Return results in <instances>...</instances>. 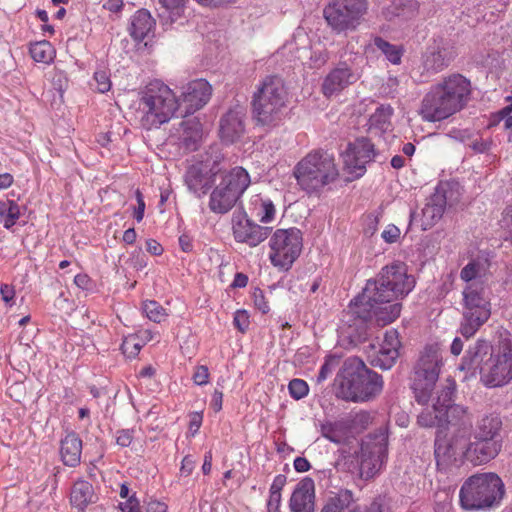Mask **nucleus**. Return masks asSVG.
<instances>
[{
  "instance_id": "1",
  "label": "nucleus",
  "mask_w": 512,
  "mask_h": 512,
  "mask_svg": "<svg viewBox=\"0 0 512 512\" xmlns=\"http://www.w3.org/2000/svg\"><path fill=\"white\" fill-rule=\"evenodd\" d=\"M415 286V279L407 274L404 263L396 262L385 266L378 278L367 281L356 301L369 307L375 326L383 327L400 316L401 304L396 301L403 298Z\"/></svg>"
},
{
  "instance_id": "2",
  "label": "nucleus",
  "mask_w": 512,
  "mask_h": 512,
  "mask_svg": "<svg viewBox=\"0 0 512 512\" xmlns=\"http://www.w3.org/2000/svg\"><path fill=\"white\" fill-rule=\"evenodd\" d=\"M462 370H478L481 383L488 388L503 387L512 381V340L502 339L492 345L478 339L466 351Z\"/></svg>"
},
{
  "instance_id": "3",
  "label": "nucleus",
  "mask_w": 512,
  "mask_h": 512,
  "mask_svg": "<svg viewBox=\"0 0 512 512\" xmlns=\"http://www.w3.org/2000/svg\"><path fill=\"white\" fill-rule=\"evenodd\" d=\"M471 82L451 74L432 85L421 100L419 115L426 122H440L463 110L471 98Z\"/></svg>"
},
{
  "instance_id": "4",
  "label": "nucleus",
  "mask_w": 512,
  "mask_h": 512,
  "mask_svg": "<svg viewBox=\"0 0 512 512\" xmlns=\"http://www.w3.org/2000/svg\"><path fill=\"white\" fill-rule=\"evenodd\" d=\"M503 422L496 412L484 413L477 417L470 429L459 459L474 466L489 463L495 459L503 447Z\"/></svg>"
},
{
  "instance_id": "5",
  "label": "nucleus",
  "mask_w": 512,
  "mask_h": 512,
  "mask_svg": "<svg viewBox=\"0 0 512 512\" xmlns=\"http://www.w3.org/2000/svg\"><path fill=\"white\" fill-rule=\"evenodd\" d=\"M383 377L357 358L346 359L334 380L335 394L345 401L365 402L383 390Z\"/></svg>"
},
{
  "instance_id": "6",
  "label": "nucleus",
  "mask_w": 512,
  "mask_h": 512,
  "mask_svg": "<svg viewBox=\"0 0 512 512\" xmlns=\"http://www.w3.org/2000/svg\"><path fill=\"white\" fill-rule=\"evenodd\" d=\"M445 427H455L451 437L438 432L434 442V456L438 465H450L459 460L466 437L472 428L473 414L468 407L457 404L445 409Z\"/></svg>"
},
{
  "instance_id": "7",
  "label": "nucleus",
  "mask_w": 512,
  "mask_h": 512,
  "mask_svg": "<svg viewBox=\"0 0 512 512\" xmlns=\"http://www.w3.org/2000/svg\"><path fill=\"white\" fill-rule=\"evenodd\" d=\"M505 494L502 479L495 473H477L468 477L459 491V501L466 511H486L498 506Z\"/></svg>"
},
{
  "instance_id": "8",
  "label": "nucleus",
  "mask_w": 512,
  "mask_h": 512,
  "mask_svg": "<svg viewBox=\"0 0 512 512\" xmlns=\"http://www.w3.org/2000/svg\"><path fill=\"white\" fill-rule=\"evenodd\" d=\"M287 102V91L278 76H267L254 92L251 106L252 117L257 125L276 126L283 116Z\"/></svg>"
},
{
  "instance_id": "9",
  "label": "nucleus",
  "mask_w": 512,
  "mask_h": 512,
  "mask_svg": "<svg viewBox=\"0 0 512 512\" xmlns=\"http://www.w3.org/2000/svg\"><path fill=\"white\" fill-rule=\"evenodd\" d=\"M297 184L308 194L317 193L334 182L339 171L334 155L318 149L307 154L297 163L293 172Z\"/></svg>"
},
{
  "instance_id": "10",
  "label": "nucleus",
  "mask_w": 512,
  "mask_h": 512,
  "mask_svg": "<svg viewBox=\"0 0 512 512\" xmlns=\"http://www.w3.org/2000/svg\"><path fill=\"white\" fill-rule=\"evenodd\" d=\"M251 183L248 172L240 166L226 171L221 166L217 181L210 194L209 208L217 214L229 212Z\"/></svg>"
},
{
  "instance_id": "11",
  "label": "nucleus",
  "mask_w": 512,
  "mask_h": 512,
  "mask_svg": "<svg viewBox=\"0 0 512 512\" xmlns=\"http://www.w3.org/2000/svg\"><path fill=\"white\" fill-rule=\"evenodd\" d=\"M140 106L144 112L142 125L147 129L157 128L174 115L178 109V99L167 85L155 81L146 86Z\"/></svg>"
},
{
  "instance_id": "12",
  "label": "nucleus",
  "mask_w": 512,
  "mask_h": 512,
  "mask_svg": "<svg viewBox=\"0 0 512 512\" xmlns=\"http://www.w3.org/2000/svg\"><path fill=\"white\" fill-rule=\"evenodd\" d=\"M443 364L442 355L434 345L420 353L410 377V387L418 404L427 405L438 381Z\"/></svg>"
},
{
  "instance_id": "13",
  "label": "nucleus",
  "mask_w": 512,
  "mask_h": 512,
  "mask_svg": "<svg viewBox=\"0 0 512 512\" xmlns=\"http://www.w3.org/2000/svg\"><path fill=\"white\" fill-rule=\"evenodd\" d=\"M491 315V303L485 286L481 282L469 283L463 290V312L459 327L466 339L476 334Z\"/></svg>"
},
{
  "instance_id": "14",
  "label": "nucleus",
  "mask_w": 512,
  "mask_h": 512,
  "mask_svg": "<svg viewBox=\"0 0 512 512\" xmlns=\"http://www.w3.org/2000/svg\"><path fill=\"white\" fill-rule=\"evenodd\" d=\"M366 0H331L323 10L329 27L336 33L355 30L366 13Z\"/></svg>"
},
{
  "instance_id": "15",
  "label": "nucleus",
  "mask_w": 512,
  "mask_h": 512,
  "mask_svg": "<svg viewBox=\"0 0 512 512\" xmlns=\"http://www.w3.org/2000/svg\"><path fill=\"white\" fill-rule=\"evenodd\" d=\"M454 58V53L449 43L442 37L433 39L421 57V63L417 68L420 82H428L433 76L446 69Z\"/></svg>"
},
{
  "instance_id": "16",
  "label": "nucleus",
  "mask_w": 512,
  "mask_h": 512,
  "mask_svg": "<svg viewBox=\"0 0 512 512\" xmlns=\"http://www.w3.org/2000/svg\"><path fill=\"white\" fill-rule=\"evenodd\" d=\"M458 184L440 183L433 195L430 196L421 214V227L427 230L439 221L447 205L453 206L459 201Z\"/></svg>"
},
{
  "instance_id": "17",
  "label": "nucleus",
  "mask_w": 512,
  "mask_h": 512,
  "mask_svg": "<svg viewBox=\"0 0 512 512\" xmlns=\"http://www.w3.org/2000/svg\"><path fill=\"white\" fill-rule=\"evenodd\" d=\"M388 453V436L378 433L368 436L361 444L360 473L373 477L382 467Z\"/></svg>"
},
{
  "instance_id": "18",
  "label": "nucleus",
  "mask_w": 512,
  "mask_h": 512,
  "mask_svg": "<svg viewBox=\"0 0 512 512\" xmlns=\"http://www.w3.org/2000/svg\"><path fill=\"white\" fill-rule=\"evenodd\" d=\"M221 161L217 156L210 167L203 162L189 166L184 176L188 190L198 198L206 195L212 184L216 183L217 174L221 172Z\"/></svg>"
},
{
  "instance_id": "19",
  "label": "nucleus",
  "mask_w": 512,
  "mask_h": 512,
  "mask_svg": "<svg viewBox=\"0 0 512 512\" xmlns=\"http://www.w3.org/2000/svg\"><path fill=\"white\" fill-rule=\"evenodd\" d=\"M375 155L374 144L368 138L361 137L348 144L342 157L348 172L358 178L365 173L366 164L373 161Z\"/></svg>"
},
{
  "instance_id": "20",
  "label": "nucleus",
  "mask_w": 512,
  "mask_h": 512,
  "mask_svg": "<svg viewBox=\"0 0 512 512\" xmlns=\"http://www.w3.org/2000/svg\"><path fill=\"white\" fill-rule=\"evenodd\" d=\"M212 94V87L205 79L189 82L178 99V109L186 117L207 104Z\"/></svg>"
},
{
  "instance_id": "21",
  "label": "nucleus",
  "mask_w": 512,
  "mask_h": 512,
  "mask_svg": "<svg viewBox=\"0 0 512 512\" xmlns=\"http://www.w3.org/2000/svg\"><path fill=\"white\" fill-rule=\"evenodd\" d=\"M348 322V336L352 342L362 343L366 341L371 335L372 326L375 322L372 319L369 307L364 306L363 303L352 301L350 309L347 313Z\"/></svg>"
},
{
  "instance_id": "22",
  "label": "nucleus",
  "mask_w": 512,
  "mask_h": 512,
  "mask_svg": "<svg viewBox=\"0 0 512 512\" xmlns=\"http://www.w3.org/2000/svg\"><path fill=\"white\" fill-rule=\"evenodd\" d=\"M203 137L202 124L197 117H188L171 132L169 139L177 144L184 153L198 150Z\"/></svg>"
},
{
  "instance_id": "23",
  "label": "nucleus",
  "mask_w": 512,
  "mask_h": 512,
  "mask_svg": "<svg viewBox=\"0 0 512 512\" xmlns=\"http://www.w3.org/2000/svg\"><path fill=\"white\" fill-rule=\"evenodd\" d=\"M270 247L274 251L270 256H299L303 248L302 233L295 227L277 229L270 239Z\"/></svg>"
},
{
  "instance_id": "24",
  "label": "nucleus",
  "mask_w": 512,
  "mask_h": 512,
  "mask_svg": "<svg viewBox=\"0 0 512 512\" xmlns=\"http://www.w3.org/2000/svg\"><path fill=\"white\" fill-rule=\"evenodd\" d=\"M246 109L244 106L236 105L228 110L220 120V137L226 143H234L241 138L245 132Z\"/></svg>"
},
{
  "instance_id": "25",
  "label": "nucleus",
  "mask_w": 512,
  "mask_h": 512,
  "mask_svg": "<svg viewBox=\"0 0 512 512\" xmlns=\"http://www.w3.org/2000/svg\"><path fill=\"white\" fill-rule=\"evenodd\" d=\"M233 221L235 239L249 246H256L261 243L271 231L269 227H263L254 223L245 213L241 217H234Z\"/></svg>"
},
{
  "instance_id": "26",
  "label": "nucleus",
  "mask_w": 512,
  "mask_h": 512,
  "mask_svg": "<svg viewBox=\"0 0 512 512\" xmlns=\"http://www.w3.org/2000/svg\"><path fill=\"white\" fill-rule=\"evenodd\" d=\"M357 80V75L351 70L347 63L341 62L331 70L324 78L322 92L326 97L340 93Z\"/></svg>"
},
{
  "instance_id": "27",
  "label": "nucleus",
  "mask_w": 512,
  "mask_h": 512,
  "mask_svg": "<svg viewBox=\"0 0 512 512\" xmlns=\"http://www.w3.org/2000/svg\"><path fill=\"white\" fill-rule=\"evenodd\" d=\"M315 486L311 478H304L295 487L289 507L292 512H314Z\"/></svg>"
},
{
  "instance_id": "28",
  "label": "nucleus",
  "mask_w": 512,
  "mask_h": 512,
  "mask_svg": "<svg viewBox=\"0 0 512 512\" xmlns=\"http://www.w3.org/2000/svg\"><path fill=\"white\" fill-rule=\"evenodd\" d=\"M321 512H359V504L351 490L340 489L328 495Z\"/></svg>"
},
{
  "instance_id": "29",
  "label": "nucleus",
  "mask_w": 512,
  "mask_h": 512,
  "mask_svg": "<svg viewBox=\"0 0 512 512\" xmlns=\"http://www.w3.org/2000/svg\"><path fill=\"white\" fill-rule=\"evenodd\" d=\"M82 440L74 433H68L61 440L60 455L64 465L76 467L81 460Z\"/></svg>"
},
{
  "instance_id": "30",
  "label": "nucleus",
  "mask_w": 512,
  "mask_h": 512,
  "mask_svg": "<svg viewBox=\"0 0 512 512\" xmlns=\"http://www.w3.org/2000/svg\"><path fill=\"white\" fill-rule=\"evenodd\" d=\"M96 501V496L91 483L86 480H77L70 493V503L79 511H84L85 508Z\"/></svg>"
},
{
  "instance_id": "31",
  "label": "nucleus",
  "mask_w": 512,
  "mask_h": 512,
  "mask_svg": "<svg viewBox=\"0 0 512 512\" xmlns=\"http://www.w3.org/2000/svg\"><path fill=\"white\" fill-rule=\"evenodd\" d=\"M154 24L155 21L147 10H138L131 20L130 35L135 41L140 42L152 31Z\"/></svg>"
},
{
  "instance_id": "32",
  "label": "nucleus",
  "mask_w": 512,
  "mask_h": 512,
  "mask_svg": "<svg viewBox=\"0 0 512 512\" xmlns=\"http://www.w3.org/2000/svg\"><path fill=\"white\" fill-rule=\"evenodd\" d=\"M249 204L252 215L257 217L261 223L267 224L274 220L276 209L271 199L257 194L251 197Z\"/></svg>"
},
{
  "instance_id": "33",
  "label": "nucleus",
  "mask_w": 512,
  "mask_h": 512,
  "mask_svg": "<svg viewBox=\"0 0 512 512\" xmlns=\"http://www.w3.org/2000/svg\"><path fill=\"white\" fill-rule=\"evenodd\" d=\"M490 266L489 258H476L469 262L460 273V277L465 282H481L488 274Z\"/></svg>"
},
{
  "instance_id": "34",
  "label": "nucleus",
  "mask_w": 512,
  "mask_h": 512,
  "mask_svg": "<svg viewBox=\"0 0 512 512\" xmlns=\"http://www.w3.org/2000/svg\"><path fill=\"white\" fill-rule=\"evenodd\" d=\"M445 409L438 408L436 405L425 407L417 417V422L421 427H445Z\"/></svg>"
},
{
  "instance_id": "35",
  "label": "nucleus",
  "mask_w": 512,
  "mask_h": 512,
  "mask_svg": "<svg viewBox=\"0 0 512 512\" xmlns=\"http://www.w3.org/2000/svg\"><path fill=\"white\" fill-rule=\"evenodd\" d=\"M393 114V109L389 105H381L369 118V129L372 132L373 130H378L380 132L387 131L390 126V118Z\"/></svg>"
},
{
  "instance_id": "36",
  "label": "nucleus",
  "mask_w": 512,
  "mask_h": 512,
  "mask_svg": "<svg viewBox=\"0 0 512 512\" xmlns=\"http://www.w3.org/2000/svg\"><path fill=\"white\" fill-rule=\"evenodd\" d=\"M184 0H159L158 16L163 23H173L180 15Z\"/></svg>"
},
{
  "instance_id": "37",
  "label": "nucleus",
  "mask_w": 512,
  "mask_h": 512,
  "mask_svg": "<svg viewBox=\"0 0 512 512\" xmlns=\"http://www.w3.org/2000/svg\"><path fill=\"white\" fill-rule=\"evenodd\" d=\"M456 393V383L453 379H447L437 390V397L433 403L438 408L447 409L454 406L453 399Z\"/></svg>"
},
{
  "instance_id": "38",
  "label": "nucleus",
  "mask_w": 512,
  "mask_h": 512,
  "mask_svg": "<svg viewBox=\"0 0 512 512\" xmlns=\"http://www.w3.org/2000/svg\"><path fill=\"white\" fill-rule=\"evenodd\" d=\"M399 357V352H391L380 347L379 351L369 356V363L382 370L391 369Z\"/></svg>"
},
{
  "instance_id": "39",
  "label": "nucleus",
  "mask_w": 512,
  "mask_h": 512,
  "mask_svg": "<svg viewBox=\"0 0 512 512\" xmlns=\"http://www.w3.org/2000/svg\"><path fill=\"white\" fill-rule=\"evenodd\" d=\"M29 51L36 62L49 63L54 57V49L46 40L32 44Z\"/></svg>"
},
{
  "instance_id": "40",
  "label": "nucleus",
  "mask_w": 512,
  "mask_h": 512,
  "mask_svg": "<svg viewBox=\"0 0 512 512\" xmlns=\"http://www.w3.org/2000/svg\"><path fill=\"white\" fill-rule=\"evenodd\" d=\"M374 45L392 64H400L403 50L399 46L393 45L381 37H376L374 39Z\"/></svg>"
},
{
  "instance_id": "41",
  "label": "nucleus",
  "mask_w": 512,
  "mask_h": 512,
  "mask_svg": "<svg viewBox=\"0 0 512 512\" xmlns=\"http://www.w3.org/2000/svg\"><path fill=\"white\" fill-rule=\"evenodd\" d=\"M339 363L340 357L336 355L327 356L316 377L317 384H321L322 382H324L328 378V376L332 374V372L339 365Z\"/></svg>"
},
{
  "instance_id": "42",
  "label": "nucleus",
  "mask_w": 512,
  "mask_h": 512,
  "mask_svg": "<svg viewBox=\"0 0 512 512\" xmlns=\"http://www.w3.org/2000/svg\"><path fill=\"white\" fill-rule=\"evenodd\" d=\"M143 310L147 317L156 323H160L166 317L165 309L156 301H146L143 304Z\"/></svg>"
},
{
  "instance_id": "43",
  "label": "nucleus",
  "mask_w": 512,
  "mask_h": 512,
  "mask_svg": "<svg viewBox=\"0 0 512 512\" xmlns=\"http://www.w3.org/2000/svg\"><path fill=\"white\" fill-rule=\"evenodd\" d=\"M290 396L295 400H300L308 395L309 386L302 379H292L288 384Z\"/></svg>"
},
{
  "instance_id": "44",
  "label": "nucleus",
  "mask_w": 512,
  "mask_h": 512,
  "mask_svg": "<svg viewBox=\"0 0 512 512\" xmlns=\"http://www.w3.org/2000/svg\"><path fill=\"white\" fill-rule=\"evenodd\" d=\"M381 347L391 352H399L401 342L399 339V333L396 329L386 331Z\"/></svg>"
},
{
  "instance_id": "45",
  "label": "nucleus",
  "mask_w": 512,
  "mask_h": 512,
  "mask_svg": "<svg viewBox=\"0 0 512 512\" xmlns=\"http://www.w3.org/2000/svg\"><path fill=\"white\" fill-rule=\"evenodd\" d=\"M141 349V345L136 342V338L134 336H129L124 339L121 350L124 355L129 358L135 357Z\"/></svg>"
},
{
  "instance_id": "46",
  "label": "nucleus",
  "mask_w": 512,
  "mask_h": 512,
  "mask_svg": "<svg viewBox=\"0 0 512 512\" xmlns=\"http://www.w3.org/2000/svg\"><path fill=\"white\" fill-rule=\"evenodd\" d=\"M233 324L239 332L245 333L250 325L248 312L246 310H237L234 314Z\"/></svg>"
},
{
  "instance_id": "47",
  "label": "nucleus",
  "mask_w": 512,
  "mask_h": 512,
  "mask_svg": "<svg viewBox=\"0 0 512 512\" xmlns=\"http://www.w3.org/2000/svg\"><path fill=\"white\" fill-rule=\"evenodd\" d=\"M94 80L96 82V89L100 93H105L111 88V81L108 73L104 70L96 71L94 73Z\"/></svg>"
},
{
  "instance_id": "48",
  "label": "nucleus",
  "mask_w": 512,
  "mask_h": 512,
  "mask_svg": "<svg viewBox=\"0 0 512 512\" xmlns=\"http://www.w3.org/2000/svg\"><path fill=\"white\" fill-rule=\"evenodd\" d=\"M20 217V207L14 201H11L7 214L3 220L4 227L11 228Z\"/></svg>"
},
{
  "instance_id": "49",
  "label": "nucleus",
  "mask_w": 512,
  "mask_h": 512,
  "mask_svg": "<svg viewBox=\"0 0 512 512\" xmlns=\"http://www.w3.org/2000/svg\"><path fill=\"white\" fill-rule=\"evenodd\" d=\"M253 300L255 307L263 314L269 312L270 308L261 289L256 288L253 292Z\"/></svg>"
},
{
  "instance_id": "50",
  "label": "nucleus",
  "mask_w": 512,
  "mask_h": 512,
  "mask_svg": "<svg viewBox=\"0 0 512 512\" xmlns=\"http://www.w3.org/2000/svg\"><path fill=\"white\" fill-rule=\"evenodd\" d=\"M381 237L387 243H395L400 237V229L395 225H388L381 233Z\"/></svg>"
},
{
  "instance_id": "51",
  "label": "nucleus",
  "mask_w": 512,
  "mask_h": 512,
  "mask_svg": "<svg viewBox=\"0 0 512 512\" xmlns=\"http://www.w3.org/2000/svg\"><path fill=\"white\" fill-rule=\"evenodd\" d=\"M133 430L122 429L117 431L116 443L121 447H128L133 440Z\"/></svg>"
},
{
  "instance_id": "52",
  "label": "nucleus",
  "mask_w": 512,
  "mask_h": 512,
  "mask_svg": "<svg viewBox=\"0 0 512 512\" xmlns=\"http://www.w3.org/2000/svg\"><path fill=\"white\" fill-rule=\"evenodd\" d=\"M135 198L137 201V208L134 210V218L137 222H141L144 217L145 201L144 197L139 189L135 191Z\"/></svg>"
},
{
  "instance_id": "53",
  "label": "nucleus",
  "mask_w": 512,
  "mask_h": 512,
  "mask_svg": "<svg viewBox=\"0 0 512 512\" xmlns=\"http://www.w3.org/2000/svg\"><path fill=\"white\" fill-rule=\"evenodd\" d=\"M500 225L507 232H512V203L503 210Z\"/></svg>"
},
{
  "instance_id": "54",
  "label": "nucleus",
  "mask_w": 512,
  "mask_h": 512,
  "mask_svg": "<svg viewBox=\"0 0 512 512\" xmlns=\"http://www.w3.org/2000/svg\"><path fill=\"white\" fill-rule=\"evenodd\" d=\"M119 507L122 512H141L140 503L134 495L120 503Z\"/></svg>"
},
{
  "instance_id": "55",
  "label": "nucleus",
  "mask_w": 512,
  "mask_h": 512,
  "mask_svg": "<svg viewBox=\"0 0 512 512\" xmlns=\"http://www.w3.org/2000/svg\"><path fill=\"white\" fill-rule=\"evenodd\" d=\"M209 370L206 366H198L193 375L194 383L197 385H205L208 383Z\"/></svg>"
},
{
  "instance_id": "56",
  "label": "nucleus",
  "mask_w": 512,
  "mask_h": 512,
  "mask_svg": "<svg viewBox=\"0 0 512 512\" xmlns=\"http://www.w3.org/2000/svg\"><path fill=\"white\" fill-rule=\"evenodd\" d=\"M272 265L277 267L280 271H288L294 262L295 258H269Z\"/></svg>"
},
{
  "instance_id": "57",
  "label": "nucleus",
  "mask_w": 512,
  "mask_h": 512,
  "mask_svg": "<svg viewBox=\"0 0 512 512\" xmlns=\"http://www.w3.org/2000/svg\"><path fill=\"white\" fill-rule=\"evenodd\" d=\"M0 294H1L2 300L6 304H9L10 306L13 304V299H14V296H15V291H14V288L12 286H10L8 284H3L0 287Z\"/></svg>"
},
{
  "instance_id": "58",
  "label": "nucleus",
  "mask_w": 512,
  "mask_h": 512,
  "mask_svg": "<svg viewBox=\"0 0 512 512\" xmlns=\"http://www.w3.org/2000/svg\"><path fill=\"white\" fill-rule=\"evenodd\" d=\"M322 435H323V437H325L326 439H328L329 441H331L333 443L338 444L341 442V438L336 433L334 427L331 424L322 426Z\"/></svg>"
},
{
  "instance_id": "59",
  "label": "nucleus",
  "mask_w": 512,
  "mask_h": 512,
  "mask_svg": "<svg viewBox=\"0 0 512 512\" xmlns=\"http://www.w3.org/2000/svg\"><path fill=\"white\" fill-rule=\"evenodd\" d=\"M281 503V493H270L268 503H267V511L268 512H279V507Z\"/></svg>"
},
{
  "instance_id": "60",
  "label": "nucleus",
  "mask_w": 512,
  "mask_h": 512,
  "mask_svg": "<svg viewBox=\"0 0 512 512\" xmlns=\"http://www.w3.org/2000/svg\"><path fill=\"white\" fill-rule=\"evenodd\" d=\"M178 242L183 253L195 252L193 249V241L190 236L183 234L179 237Z\"/></svg>"
},
{
  "instance_id": "61",
  "label": "nucleus",
  "mask_w": 512,
  "mask_h": 512,
  "mask_svg": "<svg viewBox=\"0 0 512 512\" xmlns=\"http://www.w3.org/2000/svg\"><path fill=\"white\" fill-rule=\"evenodd\" d=\"M146 250L153 256H161L163 253V247L154 239H149L146 241Z\"/></svg>"
},
{
  "instance_id": "62",
  "label": "nucleus",
  "mask_w": 512,
  "mask_h": 512,
  "mask_svg": "<svg viewBox=\"0 0 512 512\" xmlns=\"http://www.w3.org/2000/svg\"><path fill=\"white\" fill-rule=\"evenodd\" d=\"M286 476L283 475V474H279L277 475L274 480H273V483L270 487V493H281V490L283 489V487L285 486L286 484Z\"/></svg>"
},
{
  "instance_id": "63",
  "label": "nucleus",
  "mask_w": 512,
  "mask_h": 512,
  "mask_svg": "<svg viewBox=\"0 0 512 512\" xmlns=\"http://www.w3.org/2000/svg\"><path fill=\"white\" fill-rule=\"evenodd\" d=\"M146 512H167V505L159 501H150L147 504Z\"/></svg>"
},
{
  "instance_id": "64",
  "label": "nucleus",
  "mask_w": 512,
  "mask_h": 512,
  "mask_svg": "<svg viewBox=\"0 0 512 512\" xmlns=\"http://www.w3.org/2000/svg\"><path fill=\"white\" fill-rule=\"evenodd\" d=\"M364 512H388V508L380 500H374Z\"/></svg>"
}]
</instances>
